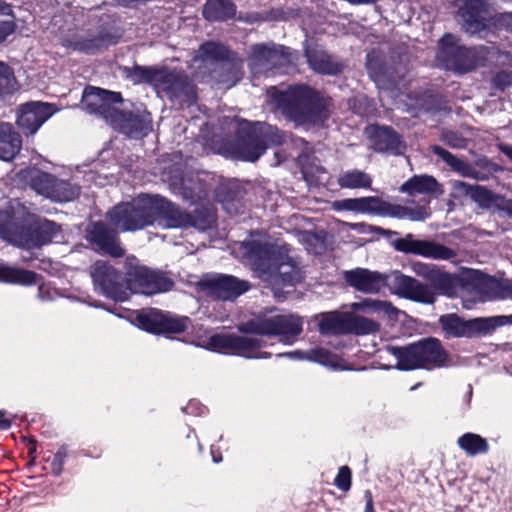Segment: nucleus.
<instances>
[{
	"label": "nucleus",
	"mask_w": 512,
	"mask_h": 512,
	"mask_svg": "<svg viewBox=\"0 0 512 512\" xmlns=\"http://www.w3.org/2000/svg\"><path fill=\"white\" fill-rule=\"evenodd\" d=\"M243 256L250 262L257 276L275 296L285 286H294L302 279L296 262L289 256L286 244L277 242L267 234L255 232L239 246Z\"/></svg>",
	"instance_id": "1"
},
{
	"label": "nucleus",
	"mask_w": 512,
	"mask_h": 512,
	"mask_svg": "<svg viewBox=\"0 0 512 512\" xmlns=\"http://www.w3.org/2000/svg\"><path fill=\"white\" fill-rule=\"evenodd\" d=\"M274 108L295 126H322L331 115V102L307 85L268 91Z\"/></svg>",
	"instance_id": "2"
},
{
	"label": "nucleus",
	"mask_w": 512,
	"mask_h": 512,
	"mask_svg": "<svg viewBox=\"0 0 512 512\" xmlns=\"http://www.w3.org/2000/svg\"><path fill=\"white\" fill-rule=\"evenodd\" d=\"M10 210L0 211V238L25 248L40 247L62 240L61 228L47 219H38L31 225L30 216L18 201L10 203Z\"/></svg>",
	"instance_id": "3"
},
{
	"label": "nucleus",
	"mask_w": 512,
	"mask_h": 512,
	"mask_svg": "<svg viewBox=\"0 0 512 512\" xmlns=\"http://www.w3.org/2000/svg\"><path fill=\"white\" fill-rule=\"evenodd\" d=\"M345 281L357 291L365 294H377L388 287L392 294L417 303H430L433 294L419 280L407 276L398 270L388 274L366 268H356L344 272Z\"/></svg>",
	"instance_id": "4"
},
{
	"label": "nucleus",
	"mask_w": 512,
	"mask_h": 512,
	"mask_svg": "<svg viewBox=\"0 0 512 512\" xmlns=\"http://www.w3.org/2000/svg\"><path fill=\"white\" fill-rule=\"evenodd\" d=\"M288 136L275 126L263 122L239 123L235 143H225L218 153L236 160L255 162L269 146L282 145Z\"/></svg>",
	"instance_id": "5"
},
{
	"label": "nucleus",
	"mask_w": 512,
	"mask_h": 512,
	"mask_svg": "<svg viewBox=\"0 0 512 512\" xmlns=\"http://www.w3.org/2000/svg\"><path fill=\"white\" fill-rule=\"evenodd\" d=\"M128 77L134 83L150 84L158 94L163 93L179 104L190 105L196 99L195 86L182 71L166 67L135 66Z\"/></svg>",
	"instance_id": "6"
},
{
	"label": "nucleus",
	"mask_w": 512,
	"mask_h": 512,
	"mask_svg": "<svg viewBox=\"0 0 512 512\" xmlns=\"http://www.w3.org/2000/svg\"><path fill=\"white\" fill-rule=\"evenodd\" d=\"M388 352L397 360L400 370L434 369L445 365L448 356L439 340L427 338L405 347L389 346Z\"/></svg>",
	"instance_id": "7"
},
{
	"label": "nucleus",
	"mask_w": 512,
	"mask_h": 512,
	"mask_svg": "<svg viewBox=\"0 0 512 512\" xmlns=\"http://www.w3.org/2000/svg\"><path fill=\"white\" fill-rule=\"evenodd\" d=\"M155 195L141 194L110 209L106 217L119 232H134L155 224Z\"/></svg>",
	"instance_id": "8"
},
{
	"label": "nucleus",
	"mask_w": 512,
	"mask_h": 512,
	"mask_svg": "<svg viewBox=\"0 0 512 512\" xmlns=\"http://www.w3.org/2000/svg\"><path fill=\"white\" fill-rule=\"evenodd\" d=\"M155 223L163 228H195L199 231L210 229L215 223V213L211 208H196L188 213L166 198L155 195Z\"/></svg>",
	"instance_id": "9"
},
{
	"label": "nucleus",
	"mask_w": 512,
	"mask_h": 512,
	"mask_svg": "<svg viewBox=\"0 0 512 512\" xmlns=\"http://www.w3.org/2000/svg\"><path fill=\"white\" fill-rule=\"evenodd\" d=\"M333 209L399 219L408 218L412 221H424L430 216L426 207L410 208L398 204H390L375 196L337 200L333 202Z\"/></svg>",
	"instance_id": "10"
},
{
	"label": "nucleus",
	"mask_w": 512,
	"mask_h": 512,
	"mask_svg": "<svg viewBox=\"0 0 512 512\" xmlns=\"http://www.w3.org/2000/svg\"><path fill=\"white\" fill-rule=\"evenodd\" d=\"M486 54V47L467 48L459 44L456 36L446 34L440 40L436 59L444 69L463 74L483 66Z\"/></svg>",
	"instance_id": "11"
},
{
	"label": "nucleus",
	"mask_w": 512,
	"mask_h": 512,
	"mask_svg": "<svg viewBox=\"0 0 512 512\" xmlns=\"http://www.w3.org/2000/svg\"><path fill=\"white\" fill-rule=\"evenodd\" d=\"M303 329L302 319L294 314H278L250 320L239 326L246 334L277 337L284 344H292Z\"/></svg>",
	"instance_id": "12"
},
{
	"label": "nucleus",
	"mask_w": 512,
	"mask_h": 512,
	"mask_svg": "<svg viewBox=\"0 0 512 512\" xmlns=\"http://www.w3.org/2000/svg\"><path fill=\"white\" fill-rule=\"evenodd\" d=\"M127 291L143 295H153L169 291L173 281L163 272L140 265L135 257L125 261Z\"/></svg>",
	"instance_id": "13"
},
{
	"label": "nucleus",
	"mask_w": 512,
	"mask_h": 512,
	"mask_svg": "<svg viewBox=\"0 0 512 512\" xmlns=\"http://www.w3.org/2000/svg\"><path fill=\"white\" fill-rule=\"evenodd\" d=\"M266 345L265 341L254 336L216 334L208 338L205 348L213 352L260 359L271 357V353L261 351Z\"/></svg>",
	"instance_id": "14"
},
{
	"label": "nucleus",
	"mask_w": 512,
	"mask_h": 512,
	"mask_svg": "<svg viewBox=\"0 0 512 512\" xmlns=\"http://www.w3.org/2000/svg\"><path fill=\"white\" fill-rule=\"evenodd\" d=\"M81 103L86 112L98 115L112 125L121 111L122 97L118 92L89 86L83 92Z\"/></svg>",
	"instance_id": "15"
},
{
	"label": "nucleus",
	"mask_w": 512,
	"mask_h": 512,
	"mask_svg": "<svg viewBox=\"0 0 512 512\" xmlns=\"http://www.w3.org/2000/svg\"><path fill=\"white\" fill-rule=\"evenodd\" d=\"M291 50L274 43L254 44L247 58L248 66L254 75L267 73L290 62Z\"/></svg>",
	"instance_id": "16"
},
{
	"label": "nucleus",
	"mask_w": 512,
	"mask_h": 512,
	"mask_svg": "<svg viewBox=\"0 0 512 512\" xmlns=\"http://www.w3.org/2000/svg\"><path fill=\"white\" fill-rule=\"evenodd\" d=\"M90 274L96 291L115 301L123 302L128 299L129 293L121 282L120 273L108 262H95Z\"/></svg>",
	"instance_id": "17"
},
{
	"label": "nucleus",
	"mask_w": 512,
	"mask_h": 512,
	"mask_svg": "<svg viewBox=\"0 0 512 512\" xmlns=\"http://www.w3.org/2000/svg\"><path fill=\"white\" fill-rule=\"evenodd\" d=\"M451 185L455 197L469 196L481 208L503 211L512 215L511 199L496 194L483 186L470 185L459 180L453 181Z\"/></svg>",
	"instance_id": "18"
},
{
	"label": "nucleus",
	"mask_w": 512,
	"mask_h": 512,
	"mask_svg": "<svg viewBox=\"0 0 512 512\" xmlns=\"http://www.w3.org/2000/svg\"><path fill=\"white\" fill-rule=\"evenodd\" d=\"M136 325L150 333H181L188 327V317L173 316L157 309L137 312Z\"/></svg>",
	"instance_id": "19"
},
{
	"label": "nucleus",
	"mask_w": 512,
	"mask_h": 512,
	"mask_svg": "<svg viewBox=\"0 0 512 512\" xmlns=\"http://www.w3.org/2000/svg\"><path fill=\"white\" fill-rule=\"evenodd\" d=\"M392 245L397 251L434 260H451L457 256L455 250L443 244L429 240H417L410 233L403 238L394 240Z\"/></svg>",
	"instance_id": "20"
},
{
	"label": "nucleus",
	"mask_w": 512,
	"mask_h": 512,
	"mask_svg": "<svg viewBox=\"0 0 512 512\" xmlns=\"http://www.w3.org/2000/svg\"><path fill=\"white\" fill-rule=\"evenodd\" d=\"M118 232L117 229H112L106 223L98 221L87 227L86 238L98 251L119 258L124 255L125 250L121 246Z\"/></svg>",
	"instance_id": "21"
},
{
	"label": "nucleus",
	"mask_w": 512,
	"mask_h": 512,
	"mask_svg": "<svg viewBox=\"0 0 512 512\" xmlns=\"http://www.w3.org/2000/svg\"><path fill=\"white\" fill-rule=\"evenodd\" d=\"M231 52L225 45L208 41L203 43L192 58V67L197 74H204L206 71L216 73L222 61L227 60Z\"/></svg>",
	"instance_id": "22"
},
{
	"label": "nucleus",
	"mask_w": 512,
	"mask_h": 512,
	"mask_svg": "<svg viewBox=\"0 0 512 512\" xmlns=\"http://www.w3.org/2000/svg\"><path fill=\"white\" fill-rule=\"evenodd\" d=\"M56 111L49 103H26L19 110L17 124L24 134L33 135Z\"/></svg>",
	"instance_id": "23"
},
{
	"label": "nucleus",
	"mask_w": 512,
	"mask_h": 512,
	"mask_svg": "<svg viewBox=\"0 0 512 512\" xmlns=\"http://www.w3.org/2000/svg\"><path fill=\"white\" fill-rule=\"evenodd\" d=\"M459 14L463 29L471 35L484 31L492 20L487 0H466Z\"/></svg>",
	"instance_id": "24"
},
{
	"label": "nucleus",
	"mask_w": 512,
	"mask_h": 512,
	"mask_svg": "<svg viewBox=\"0 0 512 512\" xmlns=\"http://www.w3.org/2000/svg\"><path fill=\"white\" fill-rule=\"evenodd\" d=\"M111 126L130 138L140 139L152 130V119L146 110L120 111Z\"/></svg>",
	"instance_id": "25"
},
{
	"label": "nucleus",
	"mask_w": 512,
	"mask_h": 512,
	"mask_svg": "<svg viewBox=\"0 0 512 512\" xmlns=\"http://www.w3.org/2000/svg\"><path fill=\"white\" fill-rule=\"evenodd\" d=\"M208 293L219 300H234L250 289V283L232 275L220 274L205 282Z\"/></svg>",
	"instance_id": "26"
},
{
	"label": "nucleus",
	"mask_w": 512,
	"mask_h": 512,
	"mask_svg": "<svg viewBox=\"0 0 512 512\" xmlns=\"http://www.w3.org/2000/svg\"><path fill=\"white\" fill-rule=\"evenodd\" d=\"M476 295L482 302L512 298V282L507 279L475 273Z\"/></svg>",
	"instance_id": "27"
},
{
	"label": "nucleus",
	"mask_w": 512,
	"mask_h": 512,
	"mask_svg": "<svg viewBox=\"0 0 512 512\" xmlns=\"http://www.w3.org/2000/svg\"><path fill=\"white\" fill-rule=\"evenodd\" d=\"M366 134L372 142L373 149L377 152L402 155L406 151V144L400 135L390 127L371 126L366 129Z\"/></svg>",
	"instance_id": "28"
},
{
	"label": "nucleus",
	"mask_w": 512,
	"mask_h": 512,
	"mask_svg": "<svg viewBox=\"0 0 512 512\" xmlns=\"http://www.w3.org/2000/svg\"><path fill=\"white\" fill-rule=\"evenodd\" d=\"M305 55L309 66L315 72L335 75L340 73L344 68L343 63L340 60L332 57L321 48L307 47L305 49Z\"/></svg>",
	"instance_id": "29"
},
{
	"label": "nucleus",
	"mask_w": 512,
	"mask_h": 512,
	"mask_svg": "<svg viewBox=\"0 0 512 512\" xmlns=\"http://www.w3.org/2000/svg\"><path fill=\"white\" fill-rule=\"evenodd\" d=\"M172 192L191 203H197L208 195V187L198 177L175 179L170 183Z\"/></svg>",
	"instance_id": "30"
},
{
	"label": "nucleus",
	"mask_w": 512,
	"mask_h": 512,
	"mask_svg": "<svg viewBox=\"0 0 512 512\" xmlns=\"http://www.w3.org/2000/svg\"><path fill=\"white\" fill-rule=\"evenodd\" d=\"M424 284L433 294V301L430 303H425L426 305H430L435 303L437 299V293L447 297L456 296L460 286V278L457 275L445 272L438 267L433 277L429 281V284Z\"/></svg>",
	"instance_id": "31"
},
{
	"label": "nucleus",
	"mask_w": 512,
	"mask_h": 512,
	"mask_svg": "<svg viewBox=\"0 0 512 512\" xmlns=\"http://www.w3.org/2000/svg\"><path fill=\"white\" fill-rule=\"evenodd\" d=\"M400 192L410 196L416 194L427 196H439L443 193L442 186L430 175H414L405 181L399 188Z\"/></svg>",
	"instance_id": "32"
},
{
	"label": "nucleus",
	"mask_w": 512,
	"mask_h": 512,
	"mask_svg": "<svg viewBox=\"0 0 512 512\" xmlns=\"http://www.w3.org/2000/svg\"><path fill=\"white\" fill-rule=\"evenodd\" d=\"M212 77L225 88H231L243 77V60L235 53L222 61L216 73H212Z\"/></svg>",
	"instance_id": "33"
},
{
	"label": "nucleus",
	"mask_w": 512,
	"mask_h": 512,
	"mask_svg": "<svg viewBox=\"0 0 512 512\" xmlns=\"http://www.w3.org/2000/svg\"><path fill=\"white\" fill-rule=\"evenodd\" d=\"M512 324V314L478 317L467 320V338L487 335L499 327Z\"/></svg>",
	"instance_id": "34"
},
{
	"label": "nucleus",
	"mask_w": 512,
	"mask_h": 512,
	"mask_svg": "<svg viewBox=\"0 0 512 512\" xmlns=\"http://www.w3.org/2000/svg\"><path fill=\"white\" fill-rule=\"evenodd\" d=\"M22 140L9 123L0 124V159L11 161L20 151Z\"/></svg>",
	"instance_id": "35"
},
{
	"label": "nucleus",
	"mask_w": 512,
	"mask_h": 512,
	"mask_svg": "<svg viewBox=\"0 0 512 512\" xmlns=\"http://www.w3.org/2000/svg\"><path fill=\"white\" fill-rule=\"evenodd\" d=\"M38 280V274L33 271L3 263L0 264V282L30 286L37 284Z\"/></svg>",
	"instance_id": "36"
},
{
	"label": "nucleus",
	"mask_w": 512,
	"mask_h": 512,
	"mask_svg": "<svg viewBox=\"0 0 512 512\" xmlns=\"http://www.w3.org/2000/svg\"><path fill=\"white\" fill-rule=\"evenodd\" d=\"M348 312L332 311L319 315L318 328L323 335L347 334Z\"/></svg>",
	"instance_id": "37"
},
{
	"label": "nucleus",
	"mask_w": 512,
	"mask_h": 512,
	"mask_svg": "<svg viewBox=\"0 0 512 512\" xmlns=\"http://www.w3.org/2000/svg\"><path fill=\"white\" fill-rule=\"evenodd\" d=\"M236 14V6L230 0H208L203 8V16L208 21H226Z\"/></svg>",
	"instance_id": "38"
},
{
	"label": "nucleus",
	"mask_w": 512,
	"mask_h": 512,
	"mask_svg": "<svg viewBox=\"0 0 512 512\" xmlns=\"http://www.w3.org/2000/svg\"><path fill=\"white\" fill-rule=\"evenodd\" d=\"M432 151L460 175L474 179H481L478 176V172L471 165L451 154L444 148L440 146H433Z\"/></svg>",
	"instance_id": "39"
},
{
	"label": "nucleus",
	"mask_w": 512,
	"mask_h": 512,
	"mask_svg": "<svg viewBox=\"0 0 512 512\" xmlns=\"http://www.w3.org/2000/svg\"><path fill=\"white\" fill-rule=\"evenodd\" d=\"M457 445L468 456L485 454L489 450L488 441L479 434L467 432L457 439Z\"/></svg>",
	"instance_id": "40"
},
{
	"label": "nucleus",
	"mask_w": 512,
	"mask_h": 512,
	"mask_svg": "<svg viewBox=\"0 0 512 512\" xmlns=\"http://www.w3.org/2000/svg\"><path fill=\"white\" fill-rule=\"evenodd\" d=\"M80 194V187L67 180L54 179L49 199L55 202H69L76 199Z\"/></svg>",
	"instance_id": "41"
},
{
	"label": "nucleus",
	"mask_w": 512,
	"mask_h": 512,
	"mask_svg": "<svg viewBox=\"0 0 512 512\" xmlns=\"http://www.w3.org/2000/svg\"><path fill=\"white\" fill-rule=\"evenodd\" d=\"M380 330V324L367 317L348 312L347 333L356 335L373 334Z\"/></svg>",
	"instance_id": "42"
},
{
	"label": "nucleus",
	"mask_w": 512,
	"mask_h": 512,
	"mask_svg": "<svg viewBox=\"0 0 512 512\" xmlns=\"http://www.w3.org/2000/svg\"><path fill=\"white\" fill-rule=\"evenodd\" d=\"M439 322L447 338L467 337V321L456 314L443 315Z\"/></svg>",
	"instance_id": "43"
},
{
	"label": "nucleus",
	"mask_w": 512,
	"mask_h": 512,
	"mask_svg": "<svg viewBox=\"0 0 512 512\" xmlns=\"http://www.w3.org/2000/svg\"><path fill=\"white\" fill-rule=\"evenodd\" d=\"M371 177L360 170L345 171L338 177V184L342 188L357 189L371 186Z\"/></svg>",
	"instance_id": "44"
},
{
	"label": "nucleus",
	"mask_w": 512,
	"mask_h": 512,
	"mask_svg": "<svg viewBox=\"0 0 512 512\" xmlns=\"http://www.w3.org/2000/svg\"><path fill=\"white\" fill-rule=\"evenodd\" d=\"M55 177L51 174L34 171L31 175L30 186L38 194L49 198L50 190H52Z\"/></svg>",
	"instance_id": "45"
},
{
	"label": "nucleus",
	"mask_w": 512,
	"mask_h": 512,
	"mask_svg": "<svg viewBox=\"0 0 512 512\" xmlns=\"http://www.w3.org/2000/svg\"><path fill=\"white\" fill-rule=\"evenodd\" d=\"M112 43L111 39L105 35H99L92 38H86L77 41L74 48L85 53H94L95 51L106 48Z\"/></svg>",
	"instance_id": "46"
},
{
	"label": "nucleus",
	"mask_w": 512,
	"mask_h": 512,
	"mask_svg": "<svg viewBox=\"0 0 512 512\" xmlns=\"http://www.w3.org/2000/svg\"><path fill=\"white\" fill-rule=\"evenodd\" d=\"M0 16H12L11 6L0 2ZM16 30V23L13 19H0V44L4 42Z\"/></svg>",
	"instance_id": "47"
},
{
	"label": "nucleus",
	"mask_w": 512,
	"mask_h": 512,
	"mask_svg": "<svg viewBox=\"0 0 512 512\" xmlns=\"http://www.w3.org/2000/svg\"><path fill=\"white\" fill-rule=\"evenodd\" d=\"M373 313L378 316H383L389 320H398L399 315L402 312L395 307L392 302L377 299Z\"/></svg>",
	"instance_id": "48"
},
{
	"label": "nucleus",
	"mask_w": 512,
	"mask_h": 512,
	"mask_svg": "<svg viewBox=\"0 0 512 512\" xmlns=\"http://www.w3.org/2000/svg\"><path fill=\"white\" fill-rule=\"evenodd\" d=\"M307 360L328 366L333 365V355L324 348H313L307 351Z\"/></svg>",
	"instance_id": "49"
},
{
	"label": "nucleus",
	"mask_w": 512,
	"mask_h": 512,
	"mask_svg": "<svg viewBox=\"0 0 512 512\" xmlns=\"http://www.w3.org/2000/svg\"><path fill=\"white\" fill-rule=\"evenodd\" d=\"M437 269L438 266L435 264L423 263L420 261H416L411 264L412 272L428 282L431 280Z\"/></svg>",
	"instance_id": "50"
},
{
	"label": "nucleus",
	"mask_w": 512,
	"mask_h": 512,
	"mask_svg": "<svg viewBox=\"0 0 512 512\" xmlns=\"http://www.w3.org/2000/svg\"><path fill=\"white\" fill-rule=\"evenodd\" d=\"M13 81L12 70L7 64L0 61V94L9 92Z\"/></svg>",
	"instance_id": "51"
},
{
	"label": "nucleus",
	"mask_w": 512,
	"mask_h": 512,
	"mask_svg": "<svg viewBox=\"0 0 512 512\" xmlns=\"http://www.w3.org/2000/svg\"><path fill=\"white\" fill-rule=\"evenodd\" d=\"M334 485L342 490L348 491L351 487V470L348 466H342L335 477Z\"/></svg>",
	"instance_id": "52"
},
{
	"label": "nucleus",
	"mask_w": 512,
	"mask_h": 512,
	"mask_svg": "<svg viewBox=\"0 0 512 512\" xmlns=\"http://www.w3.org/2000/svg\"><path fill=\"white\" fill-rule=\"evenodd\" d=\"M366 66L371 79L376 83L378 87H381L384 73L382 72V69L378 67L377 62L372 54L367 55Z\"/></svg>",
	"instance_id": "53"
},
{
	"label": "nucleus",
	"mask_w": 512,
	"mask_h": 512,
	"mask_svg": "<svg viewBox=\"0 0 512 512\" xmlns=\"http://www.w3.org/2000/svg\"><path fill=\"white\" fill-rule=\"evenodd\" d=\"M66 457L67 449L66 447L62 446L54 455L51 463L52 471L55 475H59L62 472Z\"/></svg>",
	"instance_id": "54"
},
{
	"label": "nucleus",
	"mask_w": 512,
	"mask_h": 512,
	"mask_svg": "<svg viewBox=\"0 0 512 512\" xmlns=\"http://www.w3.org/2000/svg\"><path fill=\"white\" fill-rule=\"evenodd\" d=\"M377 299L367 298L360 302H353L349 305L352 311H363L366 313H373Z\"/></svg>",
	"instance_id": "55"
},
{
	"label": "nucleus",
	"mask_w": 512,
	"mask_h": 512,
	"mask_svg": "<svg viewBox=\"0 0 512 512\" xmlns=\"http://www.w3.org/2000/svg\"><path fill=\"white\" fill-rule=\"evenodd\" d=\"M493 84L495 87L504 90L506 87L512 85V75L508 72H499L493 78Z\"/></svg>",
	"instance_id": "56"
},
{
	"label": "nucleus",
	"mask_w": 512,
	"mask_h": 512,
	"mask_svg": "<svg viewBox=\"0 0 512 512\" xmlns=\"http://www.w3.org/2000/svg\"><path fill=\"white\" fill-rule=\"evenodd\" d=\"M204 408L200 406V404L192 400L190 401L187 406L182 408V411L186 414H193V415H200L202 414Z\"/></svg>",
	"instance_id": "57"
},
{
	"label": "nucleus",
	"mask_w": 512,
	"mask_h": 512,
	"mask_svg": "<svg viewBox=\"0 0 512 512\" xmlns=\"http://www.w3.org/2000/svg\"><path fill=\"white\" fill-rule=\"evenodd\" d=\"M54 294H55V292L51 291L50 288L47 285L42 284L38 288V297L42 301L53 300L54 299Z\"/></svg>",
	"instance_id": "58"
},
{
	"label": "nucleus",
	"mask_w": 512,
	"mask_h": 512,
	"mask_svg": "<svg viewBox=\"0 0 512 512\" xmlns=\"http://www.w3.org/2000/svg\"><path fill=\"white\" fill-rule=\"evenodd\" d=\"M13 416L5 410H0V430H8L12 425Z\"/></svg>",
	"instance_id": "59"
},
{
	"label": "nucleus",
	"mask_w": 512,
	"mask_h": 512,
	"mask_svg": "<svg viewBox=\"0 0 512 512\" xmlns=\"http://www.w3.org/2000/svg\"><path fill=\"white\" fill-rule=\"evenodd\" d=\"M277 356L278 357L286 356V357H289V358L295 359V360H307V351L296 350V351L283 353V354L280 353Z\"/></svg>",
	"instance_id": "60"
},
{
	"label": "nucleus",
	"mask_w": 512,
	"mask_h": 512,
	"mask_svg": "<svg viewBox=\"0 0 512 512\" xmlns=\"http://www.w3.org/2000/svg\"><path fill=\"white\" fill-rule=\"evenodd\" d=\"M365 498V509L364 512H375L374 504H373V496L369 490H366L364 493Z\"/></svg>",
	"instance_id": "61"
},
{
	"label": "nucleus",
	"mask_w": 512,
	"mask_h": 512,
	"mask_svg": "<svg viewBox=\"0 0 512 512\" xmlns=\"http://www.w3.org/2000/svg\"><path fill=\"white\" fill-rule=\"evenodd\" d=\"M498 21L512 31V12L501 14Z\"/></svg>",
	"instance_id": "62"
},
{
	"label": "nucleus",
	"mask_w": 512,
	"mask_h": 512,
	"mask_svg": "<svg viewBox=\"0 0 512 512\" xmlns=\"http://www.w3.org/2000/svg\"><path fill=\"white\" fill-rule=\"evenodd\" d=\"M501 151L512 160V145L501 146Z\"/></svg>",
	"instance_id": "63"
},
{
	"label": "nucleus",
	"mask_w": 512,
	"mask_h": 512,
	"mask_svg": "<svg viewBox=\"0 0 512 512\" xmlns=\"http://www.w3.org/2000/svg\"><path fill=\"white\" fill-rule=\"evenodd\" d=\"M211 455H212L213 461H214L215 463H219V462H221V461H222V456H221V454L216 455V452H215L214 446H211Z\"/></svg>",
	"instance_id": "64"
}]
</instances>
